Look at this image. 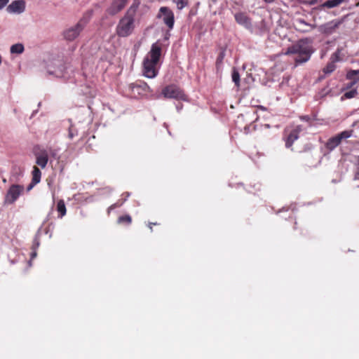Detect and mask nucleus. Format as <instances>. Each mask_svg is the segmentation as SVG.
Here are the masks:
<instances>
[{
	"instance_id": "f257e3e1",
	"label": "nucleus",
	"mask_w": 359,
	"mask_h": 359,
	"mask_svg": "<svg viewBox=\"0 0 359 359\" xmlns=\"http://www.w3.org/2000/svg\"><path fill=\"white\" fill-rule=\"evenodd\" d=\"M314 49L309 39H302L288 47L285 55H295L294 58L296 65H300L308 62Z\"/></svg>"
},
{
	"instance_id": "f03ea898",
	"label": "nucleus",
	"mask_w": 359,
	"mask_h": 359,
	"mask_svg": "<svg viewBox=\"0 0 359 359\" xmlns=\"http://www.w3.org/2000/svg\"><path fill=\"white\" fill-rule=\"evenodd\" d=\"M161 47L157 43L152 44L150 51L143 60V75L149 79L155 78L158 74V62Z\"/></svg>"
},
{
	"instance_id": "7ed1b4c3",
	"label": "nucleus",
	"mask_w": 359,
	"mask_h": 359,
	"mask_svg": "<svg viewBox=\"0 0 359 359\" xmlns=\"http://www.w3.org/2000/svg\"><path fill=\"white\" fill-rule=\"evenodd\" d=\"M135 27V18L125 15L120 19L116 28V32L120 37H127L133 33Z\"/></svg>"
},
{
	"instance_id": "20e7f679",
	"label": "nucleus",
	"mask_w": 359,
	"mask_h": 359,
	"mask_svg": "<svg viewBox=\"0 0 359 359\" xmlns=\"http://www.w3.org/2000/svg\"><path fill=\"white\" fill-rule=\"evenodd\" d=\"M46 69L48 74L56 78L65 76L66 67L60 59H52L46 62Z\"/></svg>"
},
{
	"instance_id": "39448f33",
	"label": "nucleus",
	"mask_w": 359,
	"mask_h": 359,
	"mask_svg": "<svg viewBox=\"0 0 359 359\" xmlns=\"http://www.w3.org/2000/svg\"><path fill=\"white\" fill-rule=\"evenodd\" d=\"M25 188L22 185L12 184L8 189L4 198V205L13 204L24 192Z\"/></svg>"
},
{
	"instance_id": "423d86ee",
	"label": "nucleus",
	"mask_w": 359,
	"mask_h": 359,
	"mask_svg": "<svg viewBox=\"0 0 359 359\" xmlns=\"http://www.w3.org/2000/svg\"><path fill=\"white\" fill-rule=\"evenodd\" d=\"M85 22L82 20L79 21L76 25L67 27L63 31L62 35L65 40L72 41L75 40L83 30Z\"/></svg>"
},
{
	"instance_id": "0eeeda50",
	"label": "nucleus",
	"mask_w": 359,
	"mask_h": 359,
	"mask_svg": "<svg viewBox=\"0 0 359 359\" xmlns=\"http://www.w3.org/2000/svg\"><path fill=\"white\" fill-rule=\"evenodd\" d=\"M162 95L165 98L185 100V95L182 90L175 85H169L162 90Z\"/></svg>"
},
{
	"instance_id": "6e6552de",
	"label": "nucleus",
	"mask_w": 359,
	"mask_h": 359,
	"mask_svg": "<svg viewBox=\"0 0 359 359\" xmlns=\"http://www.w3.org/2000/svg\"><path fill=\"white\" fill-rule=\"evenodd\" d=\"M352 133L353 130H344L334 137L330 138L326 143V148L330 151H332L341 143L342 140L351 137Z\"/></svg>"
},
{
	"instance_id": "1a4fd4ad",
	"label": "nucleus",
	"mask_w": 359,
	"mask_h": 359,
	"mask_svg": "<svg viewBox=\"0 0 359 359\" xmlns=\"http://www.w3.org/2000/svg\"><path fill=\"white\" fill-rule=\"evenodd\" d=\"M343 20H332L319 26L318 31L325 35L329 36L334 32L342 24Z\"/></svg>"
},
{
	"instance_id": "9d476101",
	"label": "nucleus",
	"mask_w": 359,
	"mask_h": 359,
	"mask_svg": "<svg viewBox=\"0 0 359 359\" xmlns=\"http://www.w3.org/2000/svg\"><path fill=\"white\" fill-rule=\"evenodd\" d=\"M159 18H162L163 22L170 29L174 26L175 18L173 12L168 7H161L159 10Z\"/></svg>"
},
{
	"instance_id": "9b49d317",
	"label": "nucleus",
	"mask_w": 359,
	"mask_h": 359,
	"mask_svg": "<svg viewBox=\"0 0 359 359\" xmlns=\"http://www.w3.org/2000/svg\"><path fill=\"white\" fill-rule=\"evenodd\" d=\"M36 163L41 168H45L48 161L49 152L46 149L38 147L35 149Z\"/></svg>"
},
{
	"instance_id": "f8f14e48",
	"label": "nucleus",
	"mask_w": 359,
	"mask_h": 359,
	"mask_svg": "<svg viewBox=\"0 0 359 359\" xmlns=\"http://www.w3.org/2000/svg\"><path fill=\"white\" fill-rule=\"evenodd\" d=\"M129 88L134 93L138 95H143L148 93H151L152 90L148 86V84L144 81H137L129 85Z\"/></svg>"
},
{
	"instance_id": "ddd939ff",
	"label": "nucleus",
	"mask_w": 359,
	"mask_h": 359,
	"mask_svg": "<svg viewBox=\"0 0 359 359\" xmlns=\"http://www.w3.org/2000/svg\"><path fill=\"white\" fill-rule=\"evenodd\" d=\"M25 10V2L23 0H15L11 2L7 8L6 11L8 13L20 14Z\"/></svg>"
},
{
	"instance_id": "4468645a",
	"label": "nucleus",
	"mask_w": 359,
	"mask_h": 359,
	"mask_svg": "<svg viewBox=\"0 0 359 359\" xmlns=\"http://www.w3.org/2000/svg\"><path fill=\"white\" fill-rule=\"evenodd\" d=\"M127 1L128 0H113L110 6L107 9V13L110 15H115L125 7Z\"/></svg>"
},
{
	"instance_id": "2eb2a0df",
	"label": "nucleus",
	"mask_w": 359,
	"mask_h": 359,
	"mask_svg": "<svg viewBox=\"0 0 359 359\" xmlns=\"http://www.w3.org/2000/svg\"><path fill=\"white\" fill-rule=\"evenodd\" d=\"M236 22L240 25L243 26L246 29L252 28V22L250 18L244 13L238 12L234 15Z\"/></svg>"
},
{
	"instance_id": "dca6fc26",
	"label": "nucleus",
	"mask_w": 359,
	"mask_h": 359,
	"mask_svg": "<svg viewBox=\"0 0 359 359\" xmlns=\"http://www.w3.org/2000/svg\"><path fill=\"white\" fill-rule=\"evenodd\" d=\"M346 79L351 81V83L348 85V87H351L359 81V69L348 71L346 74Z\"/></svg>"
},
{
	"instance_id": "f3484780",
	"label": "nucleus",
	"mask_w": 359,
	"mask_h": 359,
	"mask_svg": "<svg viewBox=\"0 0 359 359\" xmlns=\"http://www.w3.org/2000/svg\"><path fill=\"white\" fill-rule=\"evenodd\" d=\"M345 0H328L324 2L320 6L322 8H332L339 6Z\"/></svg>"
},
{
	"instance_id": "a211bd4d",
	"label": "nucleus",
	"mask_w": 359,
	"mask_h": 359,
	"mask_svg": "<svg viewBox=\"0 0 359 359\" xmlns=\"http://www.w3.org/2000/svg\"><path fill=\"white\" fill-rule=\"evenodd\" d=\"M299 138V135L297 133V132H294L292 130L289 135L287 137L286 142H285V147L287 148H290L292 147V144L295 140H297Z\"/></svg>"
},
{
	"instance_id": "6ab92c4d",
	"label": "nucleus",
	"mask_w": 359,
	"mask_h": 359,
	"mask_svg": "<svg viewBox=\"0 0 359 359\" xmlns=\"http://www.w3.org/2000/svg\"><path fill=\"white\" fill-rule=\"evenodd\" d=\"M24 50V45L21 43H15L10 48V52L11 54H22Z\"/></svg>"
},
{
	"instance_id": "aec40b11",
	"label": "nucleus",
	"mask_w": 359,
	"mask_h": 359,
	"mask_svg": "<svg viewBox=\"0 0 359 359\" xmlns=\"http://www.w3.org/2000/svg\"><path fill=\"white\" fill-rule=\"evenodd\" d=\"M139 5L140 2L135 0L130 6V7L128 8L125 15L135 18V15L139 7Z\"/></svg>"
},
{
	"instance_id": "412c9836",
	"label": "nucleus",
	"mask_w": 359,
	"mask_h": 359,
	"mask_svg": "<svg viewBox=\"0 0 359 359\" xmlns=\"http://www.w3.org/2000/svg\"><path fill=\"white\" fill-rule=\"evenodd\" d=\"M139 5L140 2L135 0L130 6V7L128 8L125 15L135 18V15L139 7Z\"/></svg>"
},
{
	"instance_id": "4be33fe9",
	"label": "nucleus",
	"mask_w": 359,
	"mask_h": 359,
	"mask_svg": "<svg viewBox=\"0 0 359 359\" xmlns=\"http://www.w3.org/2000/svg\"><path fill=\"white\" fill-rule=\"evenodd\" d=\"M231 78L233 82L235 83V86L238 88L240 87L241 81L240 74L238 72V70L236 67H233L232 69Z\"/></svg>"
},
{
	"instance_id": "5701e85b",
	"label": "nucleus",
	"mask_w": 359,
	"mask_h": 359,
	"mask_svg": "<svg viewBox=\"0 0 359 359\" xmlns=\"http://www.w3.org/2000/svg\"><path fill=\"white\" fill-rule=\"evenodd\" d=\"M41 172L39 168L34 166L32 170V181L34 183H39L41 180Z\"/></svg>"
},
{
	"instance_id": "b1692460",
	"label": "nucleus",
	"mask_w": 359,
	"mask_h": 359,
	"mask_svg": "<svg viewBox=\"0 0 359 359\" xmlns=\"http://www.w3.org/2000/svg\"><path fill=\"white\" fill-rule=\"evenodd\" d=\"M57 210L60 213V217L62 218L65 215L67 210L65 202L62 200H60L57 204Z\"/></svg>"
},
{
	"instance_id": "393cba45",
	"label": "nucleus",
	"mask_w": 359,
	"mask_h": 359,
	"mask_svg": "<svg viewBox=\"0 0 359 359\" xmlns=\"http://www.w3.org/2000/svg\"><path fill=\"white\" fill-rule=\"evenodd\" d=\"M336 69V65L334 62H329L324 68H323V72L325 74H331Z\"/></svg>"
},
{
	"instance_id": "a878e982",
	"label": "nucleus",
	"mask_w": 359,
	"mask_h": 359,
	"mask_svg": "<svg viewBox=\"0 0 359 359\" xmlns=\"http://www.w3.org/2000/svg\"><path fill=\"white\" fill-rule=\"evenodd\" d=\"M177 5L179 10H182L188 4V0H172Z\"/></svg>"
},
{
	"instance_id": "bb28decb",
	"label": "nucleus",
	"mask_w": 359,
	"mask_h": 359,
	"mask_svg": "<svg viewBox=\"0 0 359 359\" xmlns=\"http://www.w3.org/2000/svg\"><path fill=\"white\" fill-rule=\"evenodd\" d=\"M340 53H341V50L339 49H337L331 56V62H334L335 64V62H338L340 60Z\"/></svg>"
},
{
	"instance_id": "cd10ccee",
	"label": "nucleus",
	"mask_w": 359,
	"mask_h": 359,
	"mask_svg": "<svg viewBox=\"0 0 359 359\" xmlns=\"http://www.w3.org/2000/svg\"><path fill=\"white\" fill-rule=\"evenodd\" d=\"M131 221H132L131 217L130 215H124V216H121L118 219V223L126 222L127 224H129L131 223Z\"/></svg>"
},
{
	"instance_id": "c85d7f7f",
	"label": "nucleus",
	"mask_w": 359,
	"mask_h": 359,
	"mask_svg": "<svg viewBox=\"0 0 359 359\" xmlns=\"http://www.w3.org/2000/svg\"><path fill=\"white\" fill-rule=\"evenodd\" d=\"M356 94H357V90L353 89V90H351L348 92H346L344 94L343 97H344L345 98H347V99H351V98L354 97Z\"/></svg>"
},
{
	"instance_id": "c756f323",
	"label": "nucleus",
	"mask_w": 359,
	"mask_h": 359,
	"mask_svg": "<svg viewBox=\"0 0 359 359\" xmlns=\"http://www.w3.org/2000/svg\"><path fill=\"white\" fill-rule=\"evenodd\" d=\"M48 152H49V155L53 157V158L55 159H59V156H58V151L57 149H52V148H48V149H46Z\"/></svg>"
},
{
	"instance_id": "7c9ffc66",
	"label": "nucleus",
	"mask_w": 359,
	"mask_h": 359,
	"mask_svg": "<svg viewBox=\"0 0 359 359\" xmlns=\"http://www.w3.org/2000/svg\"><path fill=\"white\" fill-rule=\"evenodd\" d=\"M77 135V132L73 128V127L71 126L69 128V134L68 136L70 139H72L75 136Z\"/></svg>"
},
{
	"instance_id": "2f4dec72",
	"label": "nucleus",
	"mask_w": 359,
	"mask_h": 359,
	"mask_svg": "<svg viewBox=\"0 0 359 359\" xmlns=\"http://www.w3.org/2000/svg\"><path fill=\"white\" fill-rule=\"evenodd\" d=\"M126 198H124V200L122 201V203H121L120 204H118V203H114V204H112L111 205H110L109 208H108V210H107V212L108 213H109L111 210H113L114 209H115L116 208L121 205L126 201Z\"/></svg>"
},
{
	"instance_id": "473e14b6",
	"label": "nucleus",
	"mask_w": 359,
	"mask_h": 359,
	"mask_svg": "<svg viewBox=\"0 0 359 359\" xmlns=\"http://www.w3.org/2000/svg\"><path fill=\"white\" fill-rule=\"evenodd\" d=\"M9 2V0H0V10L4 8Z\"/></svg>"
},
{
	"instance_id": "72a5a7b5",
	"label": "nucleus",
	"mask_w": 359,
	"mask_h": 359,
	"mask_svg": "<svg viewBox=\"0 0 359 359\" xmlns=\"http://www.w3.org/2000/svg\"><path fill=\"white\" fill-rule=\"evenodd\" d=\"M300 120H302L303 121H306V122H310L311 120V118L308 115L301 116Z\"/></svg>"
},
{
	"instance_id": "f704fd0d",
	"label": "nucleus",
	"mask_w": 359,
	"mask_h": 359,
	"mask_svg": "<svg viewBox=\"0 0 359 359\" xmlns=\"http://www.w3.org/2000/svg\"><path fill=\"white\" fill-rule=\"evenodd\" d=\"M39 245L40 243L39 239L37 238H35L33 244V250H36V248H39Z\"/></svg>"
},
{
	"instance_id": "c9c22d12",
	"label": "nucleus",
	"mask_w": 359,
	"mask_h": 359,
	"mask_svg": "<svg viewBox=\"0 0 359 359\" xmlns=\"http://www.w3.org/2000/svg\"><path fill=\"white\" fill-rule=\"evenodd\" d=\"M294 132H297V133L299 135V133L302 130V126H296V128L292 130Z\"/></svg>"
},
{
	"instance_id": "e433bc0d",
	"label": "nucleus",
	"mask_w": 359,
	"mask_h": 359,
	"mask_svg": "<svg viewBox=\"0 0 359 359\" xmlns=\"http://www.w3.org/2000/svg\"><path fill=\"white\" fill-rule=\"evenodd\" d=\"M37 183H34L33 182V181H32V182L29 184V186L27 187V191H29L35 184H36Z\"/></svg>"
},
{
	"instance_id": "4c0bfd02",
	"label": "nucleus",
	"mask_w": 359,
	"mask_h": 359,
	"mask_svg": "<svg viewBox=\"0 0 359 359\" xmlns=\"http://www.w3.org/2000/svg\"><path fill=\"white\" fill-rule=\"evenodd\" d=\"M298 22L299 24H302V25H306V26L311 27V25L310 24L306 22V21L304 20L300 19V20H298Z\"/></svg>"
},
{
	"instance_id": "58836bf2",
	"label": "nucleus",
	"mask_w": 359,
	"mask_h": 359,
	"mask_svg": "<svg viewBox=\"0 0 359 359\" xmlns=\"http://www.w3.org/2000/svg\"><path fill=\"white\" fill-rule=\"evenodd\" d=\"M354 180H359V167L358 166V168H357V171L355 174V176H354Z\"/></svg>"
},
{
	"instance_id": "ea45409f",
	"label": "nucleus",
	"mask_w": 359,
	"mask_h": 359,
	"mask_svg": "<svg viewBox=\"0 0 359 359\" xmlns=\"http://www.w3.org/2000/svg\"><path fill=\"white\" fill-rule=\"evenodd\" d=\"M224 58V53H221L217 57V62H221Z\"/></svg>"
},
{
	"instance_id": "a19ab883",
	"label": "nucleus",
	"mask_w": 359,
	"mask_h": 359,
	"mask_svg": "<svg viewBox=\"0 0 359 359\" xmlns=\"http://www.w3.org/2000/svg\"><path fill=\"white\" fill-rule=\"evenodd\" d=\"M36 257V250H33V252L31 254V259H34Z\"/></svg>"
},
{
	"instance_id": "79ce46f5",
	"label": "nucleus",
	"mask_w": 359,
	"mask_h": 359,
	"mask_svg": "<svg viewBox=\"0 0 359 359\" xmlns=\"http://www.w3.org/2000/svg\"><path fill=\"white\" fill-rule=\"evenodd\" d=\"M308 3L310 5H314L317 3V0H309Z\"/></svg>"
},
{
	"instance_id": "37998d69",
	"label": "nucleus",
	"mask_w": 359,
	"mask_h": 359,
	"mask_svg": "<svg viewBox=\"0 0 359 359\" xmlns=\"http://www.w3.org/2000/svg\"><path fill=\"white\" fill-rule=\"evenodd\" d=\"M153 224H154V225H156V223H149V229H150L151 231H152V226H151V225H153Z\"/></svg>"
},
{
	"instance_id": "c03bdc74",
	"label": "nucleus",
	"mask_w": 359,
	"mask_h": 359,
	"mask_svg": "<svg viewBox=\"0 0 359 359\" xmlns=\"http://www.w3.org/2000/svg\"><path fill=\"white\" fill-rule=\"evenodd\" d=\"M265 2L271 4L274 1V0H264Z\"/></svg>"
},
{
	"instance_id": "a18cd8bd",
	"label": "nucleus",
	"mask_w": 359,
	"mask_h": 359,
	"mask_svg": "<svg viewBox=\"0 0 359 359\" xmlns=\"http://www.w3.org/2000/svg\"><path fill=\"white\" fill-rule=\"evenodd\" d=\"M126 198L129 197L130 196V193H126Z\"/></svg>"
},
{
	"instance_id": "49530a36",
	"label": "nucleus",
	"mask_w": 359,
	"mask_h": 359,
	"mask_svg": "<svg viewBox=\"0 0 359 359\" xmlns=\"http://www.w3.org/2000/svg\"><path fill=\"white\" fill-rule=\"evenodd\" d=\"M358 166L359 167V156L358 157Z\"/></svg>"
},
{
	"instance_id": "de8ad7c7",
	"label": "nucleus",
	"mask_w": 359,
	"mask_h": 359,
	"mask_svg": "<svg viewBox=\"0 0 359 359\" xmlns=\"http://www.w3.org/2000/svg\"><path fill=\"white\" fill-rule=\"evenodd\" d=\"M358 187L359 188V185L358 186Z\"/></svg>"
}]
</instances>
